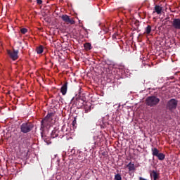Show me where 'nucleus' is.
Returning a JSON list of instances; mask_svg holds the SVG:
<instances>
[{
  "mask_svg": "<svg viewBox=\"0 0 180 180\" xmlns=\"http://www.w3.org/2000/svg\"><path fill=\"white\" fill-rule=\"evenodd\" d=\"M150 33H151V25H148V26L145 28L144 34H150Z\"/></svg>",
  "mask_w": 180,
  "mask_h": 180,
  "instance_id": "f3484780",
  "label": "nucleus"
},
{
  "mask_svg": "<svg viewBox=\"0 0 180 180\" xmlns=\"http://www.w3.org/2000/svg\"><path fill=\"white\" fill-rule=\"evenodd\" d=\"M91 103H87L84 105V113H89L91 112Z\"/></svg>",
  "mask_w": 180,
  "mask_h": 180,
  "instance_id": "f8f14e48",
  "label": "nucleus"
},
{
  "mask_svg": "<svg viewBox=\"0 0 180 180\" xmlns=\"http://www.w3.org/2000/svg\"><path fill=\"white\" fill-rule=\"evenodd\" d=\"M72 126H75V124H77V120L75 118V120L72 121Z\"/></svg>",
  "mask_w": 180,
  "mask_h": 180,
  "instance_id": "b1692460",
  "label": "nucleus"
},
{
  "mask_svg": "<svg viewBox=\"0 0 180 180\" xmlns=\"http://www.w3.org/2000/svg\"><path fill=\"white\" fill-rule=\"evenodd\" d=\"M9 94H11V91H8V92L6 93V95H9Z\"/></svg>",
  "mask_w": 180,
  "mask_h": 180,
  "instance_id": "bb28decb",
  "label": "nucleus"
},
{
  "mask_svg": "<svg viewBox=\"0 0 180 180\" xmlns=\"http://www.w3.org/2000/svg\"><path fill=\"white\" fill-rule=\"evenodd\" d=\"M148 89H152V91H155V89H158V88H157V87H150V88H148Z\"/></svg>",
  "mask_w": 180,
  "mask_h": 180,
  "instance_id": "393cba45",
  "label": "nucleus"
},
{
  "mask_svg": "<svg viewBox=\"0 0 180 180\" xmlns=\"http://www.w3.org/2000/svg\"><path fill=\"white\" fill-rule=\"evenodd\" d=\"M61 18L67 25H75V20H74V18H70V16L67 15H63Z\"/></svg>",
  "mask_w": 180,
  "mask_h": 180,
  "instance_id": "0eeeda50",
  "label": "nucleus"
},
{
  "mask_svg": "<svg viewBox=\"0 0 180 180\" xmlns=\"http://www.w3.org/2000/svg\"><path fill=\"white\" fill-rule=\"evenodd\" d=\"M172 26L174 27V29L180 30V19L174 18L172 22Z\"/></svg>",
  "mask_w": 180,
  "mask_h": 180,
  "instance_id": "6e6552de",
  "label": "nucleus"
},
{
  "mask_svg": "<svg viewBox=\"0 0 180 180\" xmlns=\"http://www.w3.org/2000/svg\"><path fill=\"white\" fill-rule=\"evenodd\" d=\"M156 157L160 160V161H164V160H165V155L162 153H159Z\"/></svg>",
  "mask_w": 180,
  "mask_h": 180,
  "instance_id": "2eb2a0df",
  "label": "nucleus"
},
{
  "mask_svg": "<svg viewBox=\"0 0 180 180\" xmlns=\"http://www.w3.org/2000/svg\"><path fill=\"white\" fill-rule=\"evenodd\" d=\"M160 103V98L155 96H148L146 99V104L147 106H150V108H154V106H157V105Z\"/></svg>",
  "mask_w": 180,
  "mask_h": 180,
  "instance_id": "7ed1b4c3",
  "label": "nucleus"
},
{
  "mask_svg": "<svg viewBox=\"0 0 180 180\" xmlns=\"http://www.w3.org/2000/svg\"><path fill=\"white\" fill-rule=\"evenodd\" d=\"M129 171H134L135 168H134V164H132L131 162H129L127 165Z\"/></svg>",
  "mask_w": 180,
  "mask_h": 180,
  "instance_id": "a211bd4d",
  "label": "nucleus"
},
{
  "mask_svg": "<svg viewBox=\"0 0 180 180\" xmlns=\"http://www.w3.org/2000/svg\"><path fill=\"white\" fill-rule=\"evenodd\" d=\"M51 136L52 139H56V137H58V131L56 129L53 130Z\"/></svg>",
  "mask_w": 180,
  "mask_h": 180,
  "instance_id": "dca6fc26",
  "label": "nucleus"
},
{
  "mask_svg": "<svg viewBox=\"0 0 180 180\" xmlns=\"http://www.w3.org/2000/svg\"><path fill=\"white\" fill-rule=\"evenodd\" d=\"M20 32L22 34H26V33H27V29H26V28H21L20 29Z\"/></svg>",
  "mask_w": 180,
  "mask_h": 180,
  "instance_id": "4be33fe9",
  "label": "nucleus"
},
{
  "mask_svg": "<svg viewBox=\"0 0 180 180\" xmlns=\"http://www.w3.org/2000/svg\"><path fill=\"white\" fill-rule=\"evenodd\" d=\"M86 91H77V93L75 95L76 105H77L79 108H81V106L84 105V102L86 99Z\"/></svg>",
  "mask_w": 180,
  "mask_h": 180,
  "instance_id": "f03ea898",
  "label": "nucleus"
},
{
  "mask_svg": "<svg viewBox=\"0 0 180 180\" xmlns=\"http://www.w3.org/2000/svg\"><path fill=\"white\" fill-rule=\"evenodd\" d=\"M37 54H41V53H43V46H40L39 47L37 48Z\"/></svg>",
  "mask_w": 180,
  "mask_h": 180,
  "instance_id": "aec40b11",
  "label": "nucleus"
},
{
  "mask_svg": "<svg viewBox=\"0 0 180 180\" xmlns=\"http://www.w3.org/2000/svg\"><path fill=\"white\" fill-rule=\"evenodd\" d=\"M154 9H155V11H153V13H155V12H156V13L158 15H161V13L162 12V7H161L158 5H156L155 6Z\"/></svg>",
  "mask_w": 180,
  "mask_h": 180,
  "instance_id": "9b49d317",
  "label": "nucleus"
},
{
  "mask_svg": "<svg viewBox=\"0 0 180 180\" xmlns=\"http://www.w3.org/2000/svg\"><path fill=\"white\" fill-rule=\"evenodd\" d=\"M37 4L38 5H41V4H43V1H41V0H37Z\"/></svg>",
  "mask_w": 180,
  "mask_h": 180,
  "instance_id": "5701e85b",
  "label": "nucleus"
},
{
  "mask_svg": "<svg viewBox=\"0 0 180 180\" xmlns=\"http://www.w3.org/2000/svg\"><path fill=\"white\" fill-rule=\"evenodd\" d=\"M151 151H152V155H153V157H157L160 153V150H158L157 148H153L151 149Z\"/></svg>",
  "mask_w": 180,
  "mask_h": 180,
  "instance_id": "ddd939ff",
  "label": "nucleus"
},
{
  "mask_svg": "<svg viewBox=\"0 0 180 180\" xmlns=\"http://www.w3.org/2000/svg\"><path fill=\"white\" fill-rule=\"evenodd\" d=\"M44 131H42L41 132V139H43V140L45 141V143H46V144H51V141H50V138H49V136L44 135V133L43 132Z\"/></svg>",
  "mask_w": 180,
  "mask_h": 180,
  "instance_id": "9d476101",
  "label": "nucleus"
},
{
  "mask_svg": "<svg viewBox=\"0 0 180 180\" xmlns=\"http://www.w3.org/2000/svg\"><path fill=\"white\" fill-rule=\"evenodd\" d=\"M54 114L53 112L48 113L47 115L41 122V131H44V127L49 129L51 127V122H53V117Z\"/></svg>",
  "mask_w": 180,
  "mask_h": 180,
  "instance_id": "f257e3e1",
  "label": "nucleus"
},
{
  "mask_svg": "<svg viewBox=\"0 0 180 180\" xmlns=\"http://www.w3.org/2000/svg\"><path fill=\"white\" fill-rule=\"evenodd\" d=\"M7 53L8 54L10 58H12L13 61L19 58V56H18V54H19V50H15V49H13V51L8 50Z\"/></svg>",
  "mask_w": 180,
  "mask_h": 180,
  "instance_id": "423d86ee",
  "label": "nucleus"
},
{
  "mask_svg": "<svg viewBox=\"0 0 180 180\" xmlns=\"http://www.w3.org/2000/svg\"><path fill=\"white\" fill-rule=\"evenodd\" d=\"M150 178L153 180L160 179V174H158L155 170H153L150 174Z\"/></svg>",
  "mask_w": 180,
  "mask_h": 180,
  "instance_id": "1a4fd4ad",
  "label": "nucleus"
},
{
  "mask_svg": "<svg viewBox=\"0 0 180 180\" xmlns=\"http://www.w3.org/2000/svg\"><path fill=\"white\" fill-rule=\"evenodd\" d=\"M33 127L34 125L32 122H24L20 125V131L25 134L30 133L33 130Z\"/></svg>",
  "mask_w": 180,
  "mask_h": 180,
  "instance_id": "20e7f679",
  "label": "nucleus"
},
{
  "mask_svg": "<svg viewBox=\"0 0 180 180\" xmlns=\"http://www.w3.org/2000/svg\"><path fill=\"white\" fill-rule=\"evenodd\" d=\"M84 47L86 50V51H89V50H92V45L89 43H86L84 44Z\"/></svg>",
  "mask_w": 180,
  "mask_h": 180,
  "instance_id": "4468645a",
  "label": "nucleus"
},
{
  "mask_svg": "<svg viewBox=\"0 0 180 180\" xmlns=\"http://www.w3.org/2000/svg\"><path fill=\"white\" fill-rule=\"evenodd\" d=\"M115 180H122V176L120 174H115Z\"/></svg>",
  "mask_w": 180,
  "mask_h": 180,
  "instance_id": "412c9836",
  "label": "nucleus"
},
{
  "mask_svg": "<svg viewBox=\"0 0 180 180\" xmlns=\"http://www.w3.org/2000/svg\"><path fill=\"white\" fill-rule=\"evenodd\" d=\"M68 85V82H65L60 88V91H67V86Z\"/></svg>",
  "mask_w": 180,
  "mask_h": 180,
  "instance_id": "6ab92c4d",
  "label": "nucleus"
},
{
  "mask_svg": "<svg viewBox=\"0 0 180 180\" xmlns=\"http://www.w3.org/2000/svg\"><path fill=\"white\" fill-rule=\"evenodd\" d=\"M176 106H178V101L175 98L170 99L167 103V108L169 109V110H175Z\"/></svg>",
  "mask_w": 180,
  "mask_h": 180,
  "instance_id": "39448f33",
  "label": "nucleus"
},
{
  "mask_svg": "<svg viewBox=\"0 0 180 180\" xmlns=\"http://www.w3.org/2000/svg\"><path fill=\"white\" fill-rule=\"evenodd\" d=\"M62 95H66L67 91H61Z\"/></svg>",
  "mask_w": 180,
  "mask_h": 180,
  "instance_id": "a878e982",
  "label": "nucleus"
}]
</instances>
